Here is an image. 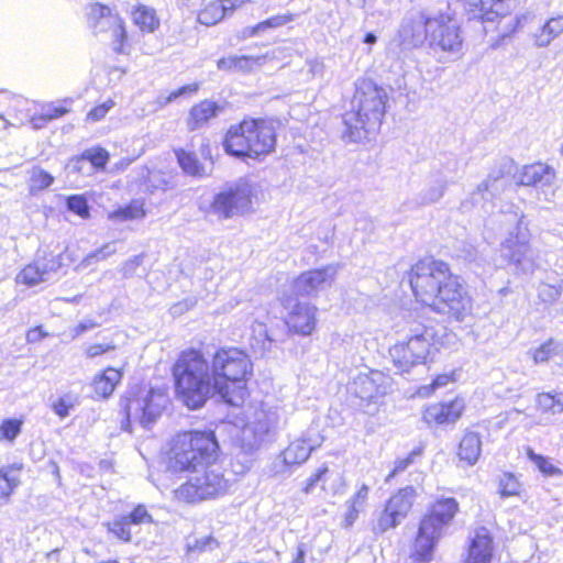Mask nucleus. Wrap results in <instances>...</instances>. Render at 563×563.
<instances>
[{"instance_id":"nucleus-1","label":"nucleus","mask_w":563,"mask_h":563,"mask_svg":"<svg viewBox=\"0 0 563 563\" xmlns=\"http://www.w3.org/2000/svg\"><path fill=\"white\" fill-rule=\"evenodd\" d=\"M409 282L416 299L440 313L463 321L472 311V299L460 277L443 262L419 261Z\"/></svg>"},{"instance_id":"nucleus-2","label":"nucleus","mask_w":563,"mask_h":563,"mask_svg":"<svg viewBox=\"0 0 563 563\" xmlns=\"http://www.w3.org/2000/svg\"><path fill=\"white\" fill-rule=\"evenodd\" d=\"M388 95L371 79H360L351 109L342 115V139L346 142H362L378 131L386 112Z\"/></svg>"},{"instance_id":"nucleus-3","label":"nucleus","mask_w":563,"mask_h":563,"mask_svg":"<svg viewBox=\"0 0 563 563\" xmlns=\"http://www.w3.org/2000/svg\"><path fill=\"white\" fill-rule=\"evenodd\" d=\"M176 390L190 409H198L207 399L217 395L212 369L203 355L196 350L183 352L174 365Z\"/></svg>"},{"instance_id":"nucleus-4","label":"nucleus","mask_w":563,"mask_h":563,"mask_svg":"<svg viewBox=\"0 0 563 563\" xmlns=\"http://www.w3.org/2000/svg\"><path fill=\"white\" fill-rule=\"evenodd\" d=\"M210 369L217 395L227 404L239 406L253 371L249 355L235 347L220 349L212 356Z\"/></svg>"},{"instance_id":"nucleus-5","label":"nucleus","mask_w":563,"mask_h":563,"mask_svg":"<svg viewBox=\"0 0 563 563\" xmlns=\"http://www.w3.org/2000/svg\"><path fill=\"white\" fill-rule=\"evenodd\" d=\"M220 446L213 431H189L175 435L170 442L168 465L174 472L196 471L213 464Z\"/></svg>"},{"instance_id":"nucleus-6","label":"nucleus","mask_w":563,"mask_h":563,"mask_svg":"<svg viewBox=\"0 0 563 563\" xmlns=\"http://www.w3.org/2000/svg\"><path fill=\"white\" fill-rule=\"evenodd\" d=\"M398 333L404 338L389 349V354L397 369L407 373L411 367L426 362L434 333L431 328L416 320H407Z\"/></svg>"},{"instance_id":"nucleus-7","label":"nucleus","mask_w":563,"mask_h":563,"mask_svg":"<svg viewBox=\"0 0 563 563\" xmlns=\"http://www.w3.org/2000/svg\"><path fill=\"white\" fill-rule=\"evenodd\" d=\"M459 510L455 498L438 499L421 520L415 542L413 555L418 561L431 560L433 549L442 534L444 527L449 526Z\"/></svg>"},{"instance_id":"nucleus-8","label":"nucleus","mask_w":563,"mask_h":563,"mask_svg":"<svg viewBox=\"0 0 563 563\" xmlns=\"http://www.w3.org/2000/svg\"><path fill=\"white\" fill-rule=\"evenodd\" d=\"M279 418L276 407L262 404L256 408L241 431V451L246 456H252L269 443Z\"/></svg>"},{"instance_id":"nucleus-9","label":"nucleus","mask_w":563,"mask_h":563,"mask_svg":"<svg viewBox=\"0 0 563 563\" xmlns=\"http://www.w3.org/2000/svg\"><path fill=\"white\" fill-rule=\"evenodd\" d=\"M168 395L165 388L141 389L132 398H128L124 410L128 418L125 431H131L132 422L150 429L153 423L162 416L168 404Z\"/></svg>"},{"instance_id":"nucleus-10","label":"nucleus","mask_w":563,"mask_h":563,"mask_svg":"<svg viewBox=\"0 0 563 563\" xmlns=\"http://www.w3.org/2000/svg\"><path fill=\"white\" fill-rule=\"evenodd\" d=\"M517 224L515 231L509 232L508 236L500 244V256L507 264L515 267L517 272L523 274L532 273L537 266L536 255L530 245V233L525 222V216L515 214Z\"/></svg>"},{"instance_id":"nucleus-11","label":"nucleus","mask_w":563,"mask_h":563,"mask_svg":"<svg viewBox=\"0 0 563 563\" xmlns=\"http://www.w3.org/2000/svg\"><path fill=\"white\" fill-rule=\"evenodd\" d=\"M192 475L186 483L174 489V498L184 503H197L220 496L227 490V481L223 475L209 466L191 471Z\"/></svg>"},{"instance_id":"nucleus-12","label":"nucleus","mask_w":563,"mask_h":563,"mask_svg":"<svg viewBox=\"0 0 563 563\" xmlns=\"http://www.w3.org/2000/svg\"><path fill=\"white\" fill-rule=\"evenodd\" d=\"M428 44L435 54L459 58L462 55L463 38L457 21L446 13L432 16L429 21Z\"/></svg>"},{"instance_id":"nucleus-13","label":"nucleus","mask_w":563,"mask_h":563,"mask_svg":"<svg viewBox=\"0 0 563 563\" xmlns=\"http://www.w3.org/2000/svg\"><path fill=\"white\" fill-rule=\"evenodd\" d=\"M254 196V186L241 180L235 185L214 195L208 213L219 219H230L251 211Z\"/></svg>"},{"instance_id":"nucleus-14","label":"nucleus","mask_w":563,"mask_h":563,"mask_svg":"<svg viewBox=\"0 0 563 563\" xmlns=\"http://www.w3.org/2000/svg\"><path fill=\"white\" fill-rule=\"evenodd\" d=\"M90 26L96 34H104L115 53H125L128 34L123 19L109 7L95 3L88 12Z\"/></svg>"},{"instance_id":"nucleus-15","label":"nucleus","mask_w":563,"mask_h":563,"mask_svg":"<svg viewBox=\"0 0 563 563\" xmlns=\"http://www.w3.org/2000/svg\"><path fill=\"white\" fill-rule=\"evenodd\" d=\"M393 380L379 371L358 373L349 384V390L367 404H376L391 389Z\"/></svg>"},{"instance_id":"nucleus-16","label":"nucleus","mask_w":563,"mask_h":563,"mask_svg":"<svg viewBox=\"0 0 563 563\" xmlns=\"http://www.w3.org/2000/svg\"><path fill=\"white\" fill-rule=\"evenodd\" d=\"M516 169V163L512 158H500L487 178L478 184L476 190L472 194L473 201L478 202V197L483 200H492L500 196L508 185L507 177L515 176Z\"/></svg>"},{"instance_id":"nucleus-17","label":"nucleus","mask_w":563,"mask_h":563,"mask_svg":"<svg viewBox=\"0 0 563 563\" xmlns=\"http://www.w3.org/2000/svg\"><path fill=\"white\" fill-rule=\"evenodd\" d=\"M336 274V265L307 271L292 282V290L298 296L314 297L331 287Z\"/></svg>"},{"instance_id":"nucleus-18","label":"nucleus","mask_w":563,"mask_h":563,"mask_svg":"<svg viewBox=\"0 0 563 563\" xmlns=\"http://www.w3.org/2000/svg\"><path fill=\"white\" fill-rule=\"evenodd\" d=\"M415 498V489L410 486L400 489L387 503L386 508L378 519L377 528L385 532L398 526L411 509Z\"/></svg>"},{"instance_id":"nucleus-19","label":"nucleus","mask_w":563,"mask_h":563,"mask_svg":"<svg viewBox=\"0 0 563 563\" xmlns=\"http://www.w3.org/2000/svg\"><path fill=\"white\" fill-rule=\"evenodd\" d=\"M283 305L289 310L286 324L289 329L301 335H309L316 327L317 308L310 303L298 302L288 296L283 298Z\"/></svg>"},{"instance_id":"nucleus-20","label":"nucleus","mask_w":563,"mask_h":563,"mask_svg":"<svg viewBox=\"0 0 563 563\" xmlns=\"http://www.w3.org/2000/svg\"><path fill=\"white\" fill-rule=\"evenodd\" d=\"M246 132L250 137V157L269 154L276 144L275 125L266 120H249Z\"/></svg>"},{"instance_id":"nucleus-21","label":"nucleus","mask_w":563,"mask_h":563,"mask_svg":"<svg viewBox=\"0 0 563 563\" xmlns=\"http://www.w3.org/2000/svg\"><path fill=\"white\" fill-rule=\"evenodd\" d=\"M62 266L60 257L53 254L37 255L33 263L26 265L16 275V282L26 286H35L48 280L52 273H56Z\"/></svg>"},{"instance_id":"nucleus-22","label":"nucleus","mask_w":563,"mask_h":563,"mask_svg":"<svg viewBox=\"0 0 563 563\" xmlns=\"http://www.w3.org/2000/svg\"><path fill=\"white\" fill-rule=\"evenodd\" d=\"M313 445L306 439L292 441L273 462L272 471L275 475L284 474L288 467L301 465L310 456Z\"/></svg>"},{"instance_id":"nucleus-23","label":"nucleus","mask_w":563,"mask_h":563,"mask_svg":"<svg viewBox=\"0 0 563 563\" xmlns=\"http://www.w3.org/2000/svg\"><path fill=\"white\" fill-rule=\"evenodd\" d=\"M431 18L419 13L406 19L399 30L400 43L404 48L410 49L429 42V21Z\"/></svg>"},{"instance_id":"nucleus-24","label":"nucleus","mask_w":563,"mask_h":563,"mask_svg":"<svg viewBox=\"0 0 563 563\" xmlns=\"http://www.w3.org/2000/svg\"><path fill=\"white\" fill-rule=\"evenodd\" d=\"M463 409V400L459 398L449 402L433 404L423 411V420L428 424L454 423L461 417Z\"/></svg>"},{"instance_id":"nucleus-25","label":"nucleus","mask_w":563,"mask_h":563,"mask_svg":"<svg viewBox=\"0 0 563 563\" xmlns=\"http://www.w3.org/2000/svg\"><path fill=\"white\" fill-rule=\"evenodd\" d=\"M249 120H243L240 124L232 125L223 140L224 151L235 157H250V137L246 132Z\"/></svg>"},{"instance_id":"nucleus-26","label":"nucleus","mask_w":563,"mask_h":563,"mask_svg":"<svg viewBox=\"0 0 563 563\" xmlns=\"http://www.w3.org/2000/svg\"><path fill=\"white\" fill-rule=\"evenodd\" d=\"M492 552V538L488 530L482 527L475 531L471 540L468 556L465 563H490Z\"/></svg>"},{"instance_id":"nucleus-27","label":"nucleus","mask_w":563,"mask_h":563,"mask_svg":"<svg viewBox=\"0 0 563 563\" xmlns=\"http://www.w3.org/2000/svg\"><path fill=\"white\" fill-rule=\"evenodd\" d=\"M242 2L239 0H216L198 13V22L211 26L219 23L228 12H233Z\"/></svg>"},{"instance_id":"nucleus-28","label":"nucleus","mask_w":563,"mask_h":563,"mask_svg":"<svg viewBox=\"0 0 563 563\" xmlns=\"http://www.w3.org/2000/svg\"><path fill=\"white\" fill-rule=\"evenodd\" d=\"M554 170L550 166L536 163L525 166L518 176V184L522 186H548L554 179Z\"/></svg>"},{"instance_id":"nucleus-29","label":"nucleus","mask_w":563,"mask_h":563,"mask_svg":"<svg viewBox=\"0 0 563 563\" xmlns=\"http://www.w3.org/2000/svg\"><path fill=\"white\" fill-rule=\"evenodd\" d=\"M22 465L12 464L0 468V506L9 504L14 489L19 487Z\"/></svg>"},{"instance_id":"nucleus-30","label":"nucleus","mask_w":563,"mask_h":563,"mask_svg":"<svg viewBox=\"0 0 563 563\" xmlns=\"http://www.w3.org/2000/svg\"><path fill=\"white\" fill-rule=\"evenodd\" d=\"M220 107L210 100H203L194 106L187 119V126L190 131L202 128L211 118L216 117Z\"/></svg>"},{"instance_id":"nucleus-31","label":"nucleus","mask_w":563,"mask_h":563,"mask_svg":"<svg viewBox=\"0 0 563 563\" xmlns=\"http://www.w3.org/2000/svg\"><path fill=\"white\" fill-rule=\"evenodd\" d=\"M481 451L482 440L479 434L473 431L466 432L459 445L457 455L460 460L472 466L478 461Z\"/></svg>"},{"instance_id":"nucleus-32","label":"nucleus","mask_w":563,"mask_h":563,"mask_svg":"<svg viewBox=\"0 0 563 563\" xmlns=\"http://www.w3.org/2000/svg\"><path fill=\"white\" fill-rule=\"evenodd\" d=\"M448 186L446 177L435 175L419 192L417 202L421 206H429L438 202L445 192Z\"/></svg>"},{"instance_id":"nucleus-33","label":"nucleus","mask_w":563,"mask_h":563,"mask_svg":"<svg viewBox=\"0 0 563 563\" xmlns=\"http://www.w3.org/2000/svg\"><path fill=\"white\" fill-rule=\"evenodd\" d=\"M121 378L122 374L120 371L113 367H108L93 378V390L97 396L107 398L113 393L117 384L121 380Z\"/></svg>"},{"instance_id":"nucleus-34","label":"nucleus","mask_w":563,"mask_h":563,"mask_svg":"<svg viewBox=\"0 0 563 563\" xmlns=\"http://www.w3.org/2000/svg\"><path fill=\"white\" fill-rule=\"evenodd\" d=\"M562 33L563 15L551 18L534 34V45L537 47H548Z\"/></svg>"},{"instance_id":"nucleus-35","label":"nucleus","mask_w":563,"mask_h":563,"mask_svg":"<svg viewBox=\"0 0 563 563\" xmlns=\"http://www.w3.org/2000/svg\"><path fill=\"white\" fill-rule=\"evenodd\" d=\"M132 19L142 32L153 33L159 26L156 11L147 5H137L132 12Z\"/></svg>"},{"instance_id":"nucleus-36","label":"nucleus","mask_w":563,"mask_h":563,"mask_svg":"<svg viewBox=\"0 0 563 563\" xmlns=\"http://www.w3.org/2000/svg\"><path fill=\"white\" fill-rule=\"evenodd\" d=\"M29 175L27 186L31 195H36L54 183V177L40 166L32 167Z\"/></svg>"},{"instance_id":"nucleus-37","label":"nucleus","mask_w":563,"mask_h":563,"mask_svg":"<svg viewBox=\"0 0 563 563\" xmlns=\"http://www.w3.org/2000/svg\"><path fill=\"white\" fill-rule=\"evenodd\" d=\"M145 216L143 202L133 200L130 205L119 208L108 214V218L115 222L141 219Z\"/></svg>"},{"instance_id":"nucleus-38","label":"nucleus","mask_w":563,"mask_h":563,"mask_svg":"<svg viewBox=\"0 0 563 563\" xmlns=\"http://www.w3.org/2000/svg\"><path fill=\"white\" fill-rule=\"evenodd\" d=\"M176 155L180 167L186 174L197 177L205 176L203 166L199 163L195 154L179 150L176 152Z\"/></svg>"},{"instance_id":"nucleus-39","label":"nucleus","mask_w":563,"mask_h":563,"mask_svg":"<svg viewBox=\"0 0 563 563\" xmlns=\"http://www.w3.org/2000/svg\"><path fill=\"white\" fill-rule=\"evenodd\" d=\"M527 456L542 474L547 476H555L561 474V470L554 466L548 457L537 454L530 448L527 450Z\"/></svg>"},{"instance_id":"nucleus-40","label":"nucleus","mask_w":563,"mask_h":563,"mask_svg":"<svg viewBox=\"0 0 563 563\" xmlns=\"http://www.w3.org/2000/svg\"><path fill=\"white\" fill-rule=\"evenodd\" d=\"M107 529L109 532L113 533L118 539H120L123 542L131 541L132 533L130 529V521L124 517H120L112 522H108Z\"/></svg>"},{"instance_id":"nucleus-41","label":"nucleus","mask_w":563,"mask_h":563,"mask_svg":"<svg viewBox=\"0 0 563 563\" xmlns=\"http://www.w3.org/2000/svg\"><path fill=\"white\" fill-rule=\"evenodd\" d=\"M558 345L560 342L549 340L541 344L538 349L532 352V358L536 364L552 361L554 363V354L558 352Z\"/></svg>"},{"instance_id":"nucleus-42","label":"nucleus","mask_w":563,"mask_h":563,"mask_svg":"<svg viewBox=\"0 0 563 563\" xmlns=\"http://www.w3.org/2000/svg\"><path fill=\"white\" fill-rule=\"evenodd\" d=\"M109 156L108 151L102 147H91L82 152V158L98 169L106 167Z\"/></svg>"},{"instance_id":"nucleus-43","label":"nucleus","mask_w":563,"mask_h":563,"mask_svg":"<svg viewBox=\"0 0 563 563\" xmlns=\"http://www.w3.org/2000/svg\"><path fill=\"white\" fill-rule=\"evenodd\" d=\"M266 60V56L235 55V71L249 73L261 67Z\"/></svg>"},{"instance_id":"nucleus-44","label":"nucleus","mask_w":563,"mask_h":563,"mask_svg":"<svg viewBox=\"0 0 563 563\" xmlns=\"http://www.w3.org/2000/svg\"><path fill=\"white\" fill-rule=\"evenodd\" d=\"M499 490L503 497L517 496L520 492V483L510 473H505L499 481Z\"/></svg>"},{"instance_id":"nucleus-45","label":"nucleus","mask_w":563,"mask_h":563,"mask_svg":"<svg viewBox=\"0 0 563 563\" xmlns=\"http://www.w3.org/2000/svg\"><path fill=\"white\" fill-rule=\"evenodd\" d=\"M67 208L79 217L89 218L87 199L81 195H73L67 198Z\"/></svg>"},{"instance_id":"nucleus-46","label":"nucleus","mask_w":563,"mask_h":563,"mask_svg":"<svg viewBox=\"0 0 563 563\" xmlns=\"http://www.w3.org/2000/svg\"><path fill=\"white\" fill-rule=\"evenodd\" d=\"M117 252L115 244L113 242L102 245L99 250L88 254L81 265L89 266L96 262L106 260L108 256Z\"/></svg>"},{"instance_id":"nucleus-47","label":"nucleus","mask_w":563,"mask_h":563,"mask_svg":"<svg viewBox=\"0 0 563 563\" xmlns=\"http://www.w3.org/2000/svg\"><path fill=\"white\" fill-rule=\"evenodd\" d=\"M198 88V84L183 86L179 89L170 92L168 96H159L156 100V103L158 108H164L165 106L175 101L177 98L186 95L187 92H196Z\"/></svg>"},{"instance_id":"nucleus-48","label":"nucleus","mask_w":563,"mask_h":563,"mask_svg":"<svg viewBox=\"0 0 563 563\" xmlns=\"http://www.w3.org/2000/svg\"><path fill=\"white\" fill-rule=\"evenodd\" d=\"M131 525L152 523L153 517L144 505H137L129 516H124Z\"/></svg>"},{"instance_id":"nucleus-49","label":"nucleus","mask_w":563,"mask_h":563,"mask_svg":"<svg viewBox=\"0 0 563 563\" xmlns=\"http://www.w3.org/2000/svg\"><path fill=\"white\" fill-rule=\"evenodd\" d=\"M538 294L543 302L551 303L559 299L561 296V289H559L555 285L541 283L538 288Z\"/></svg>"},{"instance_id":"nucleus-50","label":"nucleus","mask_w":563,"mask_h":563,"mask_svg":"<svg viewBox=\"0 0 563 563\" xmlns=\"http://www.w3.org/2000/svg\"><path fill=\"white\" fill-rule=\"evenodd\" d=\"M21 424L16 419L5 420L0 427L1 435L9 441L14 440L21 432Z\"/></svg>"},{"instance_id":"nucleus-51","label":"nucleus","mask_w":563,"mask_h":563,"mask_svg":"<svg viewBox=\"0 0 563 563\" xmlns=\"http://www.w3.org/2000/svg\"><path fill=\"white\" fill-rule=\"evenodd\" d=\"M295 16L296 15L292 13L278 14V15H274L265 21H262L264 31H266L267 29H276V27L283 26V25L294 21Z\"/></svg>"},{"instance_id":"nucleus-52","label":"nucleus","mask_w":563,"mask_h":563,"mask_svg":"<svg viewBox=\"0 0 563 563\" xmlns=\"http://www.w3.org/2000/svg\"><path fill=\"white\" fill-rule=\"evenodd\" d=\"M114 106L112 100H108L104 103L95 107L87 114V119L93 122L100 121L106 117L108 111Z\"/></svg>"},{"instance_id":"nucleus-53","label":"nucleus","mask_w":563,"mask_h":563,"mask_svg":"<svg viewBox=\"0 0 563 563\" xmlns=\"http://www.w3.org/2000/svg\"><path fill=\"white\" fill-rule=\"evenodd\" d=\"M368 492L369 487L363 484L356 492V494L350 500L346 501V505L357 507L358 509L362 510L366 504Z\"/></svg>"},{"instance_id":"nucleus-54","label":"nucleus","mask_w":563,"mask_h":563,"mask_svg":"<svg viewBox=\"0 0 563 563\" xmlns=\"http://www.w3.org/2000/svg\"><path fill=\"white\" fill-rule=\"evenodd\" d=\"M451 382L450 375H439L431 385L423 386L420 388L419 394L422 396H429L433 390L440 387L446 386Z\"/></svg>"},{"instance_id":"nucleus-55","label":"nucleus","mask_w":563,"mask_h":563,"mask_svg":"<svg viewBox=\"0 0 563 563\" xmlns=\"http://www.w3.org/2000/svg\"><path fill=\"white\" fill-rule=\"evenodd\" d=\"M418 454L417 451H412L407 457L399 459L395 462L394 470L390 472V474L386 477V482H389L394 476H396L398 473L405 471L412 462L413 457Z\"/></svg>"},{"instance_id":"nucleus-56","label":"nucleus","mask_w":563,"mask_h":563,"mask_svg":"<svg viewBox=\"0 0 563 563\" xmlns=\"http://www.w3.org/2000/svg\"><path fill=\"white\" fill-rule=\"evenodd\" d=\"M75 406V402L71 400H67V398L62 397L53 405L54 412L60 417L66 418L69 415V409Z\"/></svg>"},{"instance_id":"nucleus-57","label":"nucleus","mask_w":563,"mask_h":563,"mask_svg":"<svg viewBox=\"0 0 563 563\" xmlns=\"http://www.w3.org/2000/svg\"><path fill=\"white\" fill-rule=\"evenodd\" d=\"M537 404L538 407L544 411H551L554 413V398L552 397V394L549 393H542L539 394L537 397Z\"/></svg>"},{"instance_id":"nucleus-58","label":"nucleus","mask_w":563,"mask_h":563,"mask_svg":"<svg viewBox=\"0 0 563 563\" xmlns=\"http://www.w3.org/2000/svg\"><path fill=\"white\" fill-rule=\"evenodd\" d=\"M114 350L112 344L96 343L87 347L86 355L89 358H95L103 353Z\"/></svg>"},{"instance_id":"nucleus-59","label":"nucleus","mask_w":563,"mask_h":563,"mask_svg":"<svg viewBox=\"0 0 563 563\" xmlns=\"http://www.w3.org/2000/svg\"><path fill=\"white\" fill-rule=\"evenodd\" d=\"M328 473V467L323 466L320 467L316 474H313L311 477L307 479V484L303 488V492L306 494H309L312 488L319 483L323 481L324 475Z\"/></svg>"},{"instance_id":"nucleus-60","label":"nucleus","mask_w":563,"mask_h":563,"mask_svg":"<svg viewBox=\"0 0 563 563\" xmlns=\"http://www.w3.org/2000/svg\"><path fill=\"white\" fill-rule=\"evenodd\" d=\"M45 114V118L49 121L57 119L68 112V109L66 107H63L60 104L58 106H47L42 111Z\"/></svg>"},{"instance_id":"nucleus-61","label":"nucleus","mask_w":563,"mask_h":563,"mask_svg":"<svg viewBox=\"0 0 563 563\" xmlns=\"http://www.w3.org/2000/svg\"><path fill=\"white\" fill-rule=\"evenodd\" d=\"M143 263V257L141 255L134 256L133 258L126 261L122 267L123 275L130 276L133 274L136 267H139Z\"/></svg>"},{"instance_id":"nucleus-62","label":"nucleus","mask_w":563,"mask_h":563,"mask_svg":"<svg viewBox=\"0 0 563 563\" xmlns=\"http://www.w3.org/2000/svg\"><path fill=\"white\" fill-rule=\"evenodd\" d=\"M308 71L312 76H322L324 73V64L322 60L313 58L307 62Z\"/></svg>"},{"instance_id":"nucleus-63","label":"nucleus","mask_w":563,"mask_h":563,"mask_svg":"<svg viewBox=\"0 0 563 563\" xmlns=\"http://www.w3.org/2000/svg\"><path fill=\"white\" fill-rule=\"evenodd\" d=\"M217 66L220 70L235 71V55L220 58Z\"/></svg>"},{"instance_id":"nucleus-64","label":"nucleus","mask_w":563,"mask_h":563,"mask_svg":"<svg viewBox=\"0 0 563 563\" xmlns=\"http://www.w3.org/2000/svg\"><path fill=\"white\" fill-rule=\"evenodd\" d=\"M95 327H96L95 322H92L91 320H85L74 328L73 336L78 338L79 335H81L82 333H85L88 330L93 329Z\"/></svg>"}]
</instances>
